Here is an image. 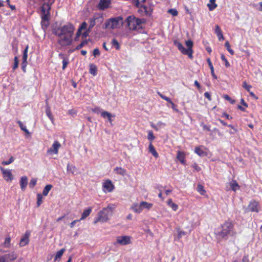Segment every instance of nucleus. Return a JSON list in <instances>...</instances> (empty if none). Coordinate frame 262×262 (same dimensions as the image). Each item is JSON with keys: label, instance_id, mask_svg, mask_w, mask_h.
Wrapping results in <instances>:
<instances>
[{"label": "nucleus", "instance_id": "39", "mask_svg": "<svg viewBox=\"0 0 262 262\" xmlns=\"http://www.w3.org/2000/svg\"><path fill=\"white\" fill-rule=\"evenodd\" d=\"M10 243H11V238L10 237H7L5 238L4 243V246L6 248H8L10 246Z\"/></svg>", "mask_w": 262, "mask_h": 262}, {"label": "nucleus", "instance_id": "49", "mask_svg": "<svg viewBox=\"0 0 262 262\" xmlns=\"http://www.w3.org/2000/svg\"><path fill=\"white\" fill-rule=\"evenodd\" d=\"M178 232V238L179 239L181 238L183 236H184L186 234V232L183 231H181L179 229L177 230Z\"/></svg>", "mask_w": 262, "mask_h": 262}, {"label": "nucleus", "instance_id": "15", "mask_svg": "<svg viewBox=\"0 0 262 262\" xmlns=\"http://www.w3.org/2000/svg\"><path fill=\"white\" fill-rule=\"evenodd\" d=\"M131 209L134 212L137 213H140L143 210L141 203L139 204L134 203L131 206Z\"/></svg>", "mask_w": 262, "mask_h": 262}, {"label": "nucleus", "instance_id": "59", "mask_svg": "<svg viewBox=\"0 0 262 262\" xmlns=\"http://www.w3.org/2000/svg\"><path fill=\"white\" fill-rule=\"evenodd\" d=\"M204 96L205 97L208 99V100L209 101H211V96L209 94V93L208 92H205L204 93Z\"/></svg>", "mask_w": 262, "mask_h": 262}, {"label": "nucleus", "instance_id": "38", "mask_svg": "<svg viewBox=\"0 0 262 262\" xmlns=\"http://www.w3.org/2000/svg\"><path fill=\"white\" fill-rule=\"evenodd\" d=\"M17 123L19 124V126L20 127V128L23 131H24L27 134H30L29 130L27 129L26 127L23 125V123L20 121H18Z\"/></svg>", "mask_w": 262, "mask_h": 262}, {"label": "nucleus", "instance_id": "63", "mask_svg": "<svg viewBox=\"0 0 262 262\" xmlns=\"http://www.w3.org/2000/svg\"><path fill=\"white\" fill-rule=\"evenodd\" d=\"M92 111L95 113H99L100 112V110L99 107H97L92 109Z\"/></svg>", "mask_w": 262, "mask_h": 262}, {"label": "nucleus", "instance_id": "29", "mask_svg": "<svg viewBox=\"0 0 262 262\" xmlns=\"http://www.w3.org/2000/svg\"><path fill=\"white\" fill-rule=\"evenodd\" d=\"M46 115H47V116L49 118V119L51 120V121L53 122L54 121V118L52 115L50 107L48 105H47V106H46Z\"/></svg>", "mask_w": 262, "mask_h": 262}, {"label": "nucleus", "instance_id": "40", "mask_svg": "<svg viewBox=\"0 0 262 262\" xmlns=\"http://www.w3.org/2000/svg\"><path fill=\"white\" fill-rule=\"evenodd\" d=\"M145 2V0H134V3L135 4L137 7H141L143 4Z\"/></svg>", "mask_w": 262, "mask_h": 262}, {"label": "nucleus", "instance_id": "33", "mask_svg": "<svg viewBox=\"0 0 262 262\" xmlns=\"http://www.w3.org/2000/svg\"><path fill=\"white\" fill-rule=\"evenodd\" d=\"M52 188V185L49 184V185H46L43 190L42 194L45 196L47 195L49 192L50 191V190Z\"/></svg>", "mask_w": 262, "mask_h": 262}, {"label": "nucleus", "instance_id": "1", "mask_svg": "<svg viewBox=\"0 0 262 262\" xmlns=\"http://www.w3.org/2000/svg\"><path fill=\"white\" fill-rule=\"evenodd\" d=\"M75 28L68 23L53 29V33L58 37V43L62 47L70 46L73 41V36Z\"/></svg>", "mask_w": 262, "mask_h": 262}, {"label": "nucleus", "instance_id": "2", "mask_svg": "<svg viewBox=\"0 0 262 262\" xmlns=\"http://www.w3.org/2000/svg\"><path fill=\"white\" fill-rule=\"evenodd\" d=\"M236 234L234 224L231 221H226L215 231L217 238L227 239L229 236H234Z\"/></svg>", "mask_w": 262, "mask_h": 262}, {"label": "nucleus", "instance_id": "27", "mask_svg": "<svg viewBox=\"0 0 262 262\" xmlns=\"http://www.w3.org/2000/svg\"><path fill=\"white\" fill-rule=\"evenodd\" d=\"M66 249L64 248H62L60 249L59 251H57L55 256L54 260L56 261L58 259H60L61 257L62 256L63 253L65 252Z\"/></svg>", "mask_w": 262, "mask_h": 262}, {"label": "nucleus", "instance_id": "45", "mask_svg": "<svg viewBox=\"0 0 262 262\" xmlns=\"http://www.w3.org/2000/svg\"><path fill=\"white\" fill-rule=\"evenodd\" d=\"M14 161V158L13 157H11L8 161H3L2 164L4 165H7L12 163Z\"/></svg>", "mask_w": 262, "mask_h": 262}, {"label": "nucleus", "instance_id": "61", "mask_svg": "<svg viewBox=\"0 0 262 262\" xmlns=\"http://www.w3.org/2000/svg\"><path fill=\"white\" fill-rule=\"evenodd\" d=\"M86 43V41H83L82 42H81L80 44H79L77 46V49H78L82 48Z\"/></svg>", "mask_w": 262, "mask_h": 262}, {"label": "nucleus", "instance_id": "51", "mask_svg": "<svg viewBox=\"0 0 262 262\" xmlns=\"http://www.w3.org/2000/svg\"><path fill=\"white\" fill-rule=\"evenodd\" d=\"M68 63H69L68 59H67V58H64L63 60H62V63H63L62 69L63 70H64L66 68V67H67V64H68Z\"/></svg>", "mask_w": 262, "mask_h": 262}, {"label": "nucleus", "instance_id": "18", "mask_svg": "<svg viewBox=\"0 0 262 262\" xmlns=\"http://www.w3.org/2000/svg\"><path fill=\"white\" fill-rule=\"evenodd\" d=\"M28 185V178L26 176H23L20 178V185L22 190H24Z\"/></svg>", "mask_w": 262, "mask_h": 262}, {"label": "nucleus", "instance_id": "16", "mask_svg": "<svg viewBox=\"0 0 262 262\" xmlns=\"http://www.w3.org/2000/svg\"><path fill=\"white\" fill-rule=\"evenodd\" d=\"M139 11L142 12L144 13L146 15H150L152 12V9L150 7H147L145 6H141V7H140Z\"/></svg>", "mask_w": 262, "mask_h": 262}, {"label": "nucleus", "instance_id": "6", "mask_svg": "<svg viewBox=\"0 0 262 262\" xmlns=\"http://www.w3.org/2000/svg\"><path fill=\"white\" fill-rule=\"evenodd\" d=\"M123 24V18L120 16L111 18L107 19L104 25V29L112 30L119 28Z\"/></svg>", "mask_w": 262, "mask_h": 262}, {"label": "nucleus", "instance_id": "64", "mask_svg": "<svg viewBox=\"0 0 262 262\" xmlns=\"http://www.w3.org/2000/svg\"><path fill=\"white\" fill-rule=\"evenodd\" d=\"M203 129L204 130H206L207 131H210V127L209 126H207L206 125L203 124Z\"/></svg>", "mask_w": 262, "mask_h": 262}, {"label": "nucleus", "instance_id": "3", "mask_svg": "<svg viewBox=\"0 0 262 262\" xmlns=\"http://www.w3.org/2000/svg\"><path fill=\"white\" fill-rule=\"evenodd\" d=\"M41 1L42 3L41 24L42 27L47 28L49 25L51 6L54 3L55 0H41Z\"/></svg>", "mask_w": 262, "mask_h": 262}, {"label": "nucleus", "instance_id": "46", "mask_svg": "<svg viewBox=\"0 0 262 262\" xmlns=\"http://www.w3.org/2000/svg\"><path fill=\"white\" fill-rule=\"evenodd\" d=\"M37 180L36 179L33 178L31 180L30 183H29V187L31 188H33L35 185L36 184Z\"/></svg>", "mask_w": 262, "mask_h": 262}, {"label": "nucleus", "instance_id": "56", "mask_svg": "<svg viewBox=\"0 0 262 262\" xmlns=\"http://www.w3.org/2000/svg\"><path fill=\"white\" fill-rule=\"evenodd\" d=\"M75 169H76L75 166H71L69 164L67 165V170L71 171L72 173H74V170Z\"/></svg>", "mask_w": 262, "mask_h": 262}, {"label": "nucleus", "instance_id": "13", "mask_svg": "<svg viewBox=\"0 0 262 262\" xmlns=\"http://www.w3.org/2000/svg\"><path fill=\"white\" fill-rule=\"evenodd\" d=\"M30 232H26L25 235L21 238L19 242V246L22 247L28 245L29 243Z\"/></svg>", "mask_w": 262, "mask_h": 262}, {"label": "nucleus", "instance_id": "10", "mask_svg": "<svg viewBox=\"0 0 262 262\" xmlns=\"http://www.w3.org/2000/svg\"><path fill=\"white\" fill-rule=\"evenodd\" d=\"M96 20H98L100 23H102L103 20V15L102 14H95L93 18L90 19L88 31H91V29L95 26Z\"/></svg>", "mask_w": 262, "mask_h": 262}, {"label": "nucleus", "instance_id": "14", "mask_svg": "<svg viewBox=\"0 0 262 262\" xmlns=\"http://www.w3.org/2000/svg\"><path fill=\"white\" fill-rule=\"evenodd\" d=\"M248 209L251 212H258V203L256 201H251L250 202L248 207Z\"/></svg>", "mask_w": 262, "mask_h": 262}, {"label": "nucleus", "instance_id": "42", "mask_svg": "<svg viewBox=\"0 0 262 262\" xmlns=\"http://www.w3.org/2000/svg\"><path fill=\"white\" fill-rule=\"evenodd\" d=\"M112 44L114 46L117 50H119L120 45L118 41L116 39H113L112 40Z\"/></svg>", "mask_w": 262, "mask_h": 262}, {"label": "nucleus", "instance_id": "41", "mask_svg": "<svg viewBox=\"0 0 262 262\" xmlns=\"http://www.w3.org/2000/svg\"><path fill=\"white\" fill-rule=\"evenodd\" d=\"M225 47H226L228 52L231 54L233 55L234 54V52L231 49L229 42L228 41H226L225 44Z\"/></svg>", "mask_w": 262, "mask_h": 262}, {"label": "nucleus", "instance_id": "53", "mask_svg": "<svg viewBox=\"0 0 262 262\" xmlns=\"http://www.w3.org/2000/svg\"><path fill=\"white\" fill-rule=\"evenodd\" d=\"M243 87L248 92H250V90L252 88L250 85H248L245 81L243 83Z\"/></svg>", "mask_w": 262, "mask_h": 262}, {"label": "nucleus", "instance_id": "48", "mask_svg": "<svg viewBox=\"0 0 262 262\" xmlns=\"http://www.w3.org/2000/svg\"><path fill=\"white\" fill-rule=\"evenodd\" d=\"M221 59L223 61H224L225 62V66L228 68L230 66V63L228 61V60H227V59L226 58L225 56H224V55L222 54L221 55Z\"/></svg>", "mask_w": 262, "mask_h": 262}, {"label": "nucleus", "instance_id": "58", "mask_svg": "<svg viewBox=\"0 0 262 262\" xmlns=\"http://www.w3.org/2000/svg\"><path fill=\"white\" fill-rule=\"evenodd\" d=\"M165 125V124L161 121H159L157 123V126H158L159 128L164 127Z\"/></svg>", "mask_w": 262, "mask_h": 262}, {"label": "nucleus", "instance_id": "62", "mask_svg": "<svg viewBox=\"0 0 262 262\" xmlns=\"http://www.w3.org/2000/svg\"><path fill=\"white\" fill-rule=\"evenodd\" d=\"M6 256H2L0 257V262H6Z\"/></svg>", "mask_w": 262, "mask_h": 262}, {"label": "nucleus", "instance_id": "30", "mask_svg": "<svg viewBox=\"0 0 262 262\" xmlns=\"http://www.w3.org/2000/svg\"><path fill=\"white\" fill-rule=\"evenodd\" d=\"M141 203L143 209H146L147 210H149L152 207V204L151 203H149L145 201H142Z\"/></svg>", "mask_w": 262, "mask_h": 262}, {"label": "nucleus", "instance_id": "35", "mask_svg": "<svg viewBox=\"0 0 262 262\" xmlns=\"http://www.w3.org/2000/svg\"><path fill=\"white\" fill-rule=\"evenodd\" d=\"M29 47L28 46H27L25 48V49L24 50V53H23V63H26L27 62V59L28 58V51Z\"/></svg>", "mask_w": 262, "mask_h": 262}, {"label": "nucleus", "instance_id": "22", "mask_svg": "<svg viewBox=\"0 0 262 262\" xmlns=\"http://www.w3.org/2000/svg\"><path fill=\"white\" fill-rule=\"evenodd\" d=\"M229 185L232 189V190L234 191H236L237 190L239 189V186L238 183L236 182L235 180H232L229 183Z\"/></svg>", "mask_w": 262, "mask_h": 262}, {"label": "nucleus", "instance_id": "50", "mask_svg": "<svg viewBox=\"0 0 262 262\" xmlns=\"http://www.w3.org/2000/svg\"><path fill=\"white\" fill-rule=\"evenodd\" d=\"M148 139L152 141L155 139V136L152 131H149L148 133Z\"/></svg>", "mask_w": 262, "mask_h": 262}, {"label": "nucleus", "instance_id": "5", "mask_svg": "<svg viewBox=\"0 0 262 262\" xmlns=\"http://www.w3.org/2000/svg\"><path fill=\"white\" fill-rule=\"evenodd\" d=\"M125 22L130 30H136L141 28V25L144 23L145 21L144 19H141L136 17L134 15H131L126 18Z\"/></svg>", "mask_w": 262, "mask_h": 262}, {"label": "nucleus", "instance_id": "44", "mask_svg": "<svg viewBox=\"0 0 262 262\" xmlns=\"http://www.w3.org/2000/svg\"><path fill=\"white\" fill-rule=\"evenodd\" d=\"M168 13L171 14L173 16H176L178 14V11L175 9H170L168 10Z\"/></svg>", "mask_w": 262, "mask_h": 262}, {"label": "nucleus", "instance_id": "26", "mask_svg": "<svg viewBox=\"0 0 262 262\" xmlns=\"http://www.w3.org/2000/svg\"><path fill=\"white\" fill-rule=\"evenodd\" d=\"M90 73L93 76H95L97 74V68L94 64H90Z\"/></svg>", "mask_w": 262, "mask_h": 262}, {"label": "nucleus", "instance_id": "9", "mask_svg": "<svg viewBox=\"0 0 262 262\" xmlns=\"http://www.w3.org/2000/svg\"><path fill=\"white\" fill-rule=\"evenodd\" d=\"M61 147V145L58 141H54L51 147L47 150V153L51 155H57Z\"/></svg>", "mask_w": 262, "mask_h": 262}, {"label": "nucleus", "instance_id": "17", "mask_svg": "<svg viewBox=\"0 0 262 262\" xmlns=\"http://www.w3.org/2000/svg\"><path fill=\"white\" fill-rule=\"evenodd\" d=\"M110 0H100L99 3V8L101 10H104L108 7Z\"/></svg>", "mask_w": 262, "mask_h": 262}, {"label": "nucleus", "instance_id": "57", "mask_svg": "<svg viewBox=\"0 0 262 262\" xmlns=\"http://www.w3.org/2000/svg\"><path fill=\"white\" fill-rule=\"evenodd\" d=\"M100 51L98 48H96L93 51V55L96 57L100 55Z\"/></svg>", "mask_w": 262, "mask_h": 262}, {"label": "nucleus", "instance_id": "31", "mask_svg": "<svg viewBox=\"0 0 262 262\" xmlns=\"http://www.w3.org/2000/svg\"><path fill=\"white\" fill-rule=\"evenodd\" d=\"M4 256H6V260L9 259L12 260H15L17 258V255L14 252L5 255Z\"/></svg>", "mask_w": 262, "mask_h": 262}, {"label": "nucleus", "instance_id": "37", "mask_svg": "<svg viewBox=\"0 0 262 262\" xmlns=\"http://www.w3.org/2000/svg\"><path fill=\"white\" fill-rule=\"evenodd\" d=\"M197 190L201 195H204L206 193V191L204 189V187L200 184L198 185Z\"/></svg>", "mask_w": 262, "mask_h": 262}, {"label": "nucleus", "instance_id": "52", "mask_svg": "<svg viewBox=\"0 0 262 262\" xmlns=\"http://www.w3.org/2000/svg\"><path fill=\"white\" fill-rule=\"evenodd\" d=\"M18 59L17 57L14 58V64L13 66V69L15 70L18 68Z\"/></svg>", "mask_w": 262, "mask_h": 262}, {"label": "nucleus", "instance_id": "55", "mask_svg": "<svg viewBox=\"0 0 262 262\" xmlns=\"http://www.w3.org/2000/svg\"><path fill=\"white\" fill-rule=\"evenodd\" d=\"M87 26H88L87 23L86 22L84 21L81 24V25L80 27L79 28V29L82 31V30L85 29L87 27Z\"/></svg>", "mask_w": 262, "mask_h": 262}, {"label": "nucleus", "instance_id": "25", "mask_svg": "<svg viewBox=\"0 0 262 262\" xmlns=\"http://www.w3.org/2000/svg\"><path fill=\"white\" fill-rule=\"evenodd\" d=\"M167 205L171 208L173 211H177L178 209V206L176 204L174 203L171 199H169L167 201Z\"/></svg>", "mask_w": 262, "mask_h": 262}, {"label": "nucleus", "instance_id": "60", "mask_svg": "<svg viewBox=\"0 0 262 262\" xmlns=\"http://www.w3.org/2000/svg\"><path fill=\"white\" fill-rule=\"evenodd\" d=\"M192 167L195 169L196 171H199L201 170V168L200 166L198 165L197 164L194 163L193 164Z\"/></svg>", "mask_w": 262, "mask_h": 262}, {"label": "nucleus", "instance_id": "21", "mask_svg": "<svg viewBox=\"0 0 262 262\" xmlns=\"http://www.w3.org/2000/svg\"><path fill=\"white\" fill-rule=\"evenodd\" d=\"M185 154L183 152L179 151H178L177 158L182 163H185Z\"/></svg>", "mask_w": 262, "mask_h": 262}, {"label": "nucleus", "instance_id": "19", "mask_svg": "<svg viewBox=\"0 0 262 262\" xmlns=\"http://www.w3.org/2000/svg\"><path fill=\"white\" fill-rule=\"evenodd\" d=\"M101 116L104 118H107L111 123H112L113 122L112 118L115 117L114 115H113L112 114L106 111L102 112L101 113Z\"/></svg>", "mask_w": 262, "mask_h": 262}, {"label": "nucleus", "instance_id": "28", "mask_svg": "<svg viewBox=\"0 0 262 262\" xmlns=\"http://www.w3.org/2000/svg\"><path fill=\"white\" fill-rule=\"evenodd\" d=\"M92 211V209L91 208L84 210L81 215V217L79 221L83 220L88 217Z\"/></svg>", "mask_w": 262, "mask_h": 262}, {"label": "nucleus", "instance_id": "4", "mask_svg": "<svg viewBox=\"0 0 262 262\" xmlns=\"http://www.w3.org/2000/svg\"><path fill=\"white\" fill-rule=\"evenodd\" d=\"M175 46H176L179 51L184 55H187L190 58H193V50L192 47L193 46V41L191 40H188L186 41L185 44L187 47V49H185L183 45L178 41L175 40L173 42Z\"/></svg>", "mask_w": 262, "mask_h": 262}, {"label": "nucleus", "instance_id": "32", "mask_svg": "<svg viewBox=\"0 0 262 262\" xmlns=\"http://www.w3.org/2000/svg\"><path fill=\"white\" fill-rule=\"evenodd\" d=\"M115 170L117 173L121 176H124L126 174V170L121 167H117L115 169Z\"/></svg>", "mask_w": 262, "mask_h": 262}, {"label": "nucleus", "instance_id": "20", "mask_svg": "<svg viewBox=\"0 0 262 262\" xmlns=\"http://www.w3.org/2000/svg\"><path fill=\"white\" fill-rule=\"evenodd\" d=\"M215 33L216 34L220 40L224 39V37L222 34V30L218 25H216L215 27Z\"/></svg>", "mask_w": 262, "mask_h": 262}, {"label": "nucleus", "instance_id": "34", "mask_svg": "<svg viewBox=\"0 0 262 262\" xmlns=\"http://www.w3.org/2000/svg\"><path fill=\"white\" fill-rule=\"evenodd\" d=\"M215 0H210V3L207 5L209 9L211 11L214 9L216 7L217 5L215 3Z\"/></svg>", "mask_w": 262, "mask_h": 262}, {"label": "nucleus", "instance_id": "36", "mask_svg": "<svg viewBox=\"0 0 262 262\" xmlns=\"http://www.w3.org/2000/svg\"><path fill=\"white\" fill-rule=\"evenodd\" d=\"M207 61V62L208 63L209 66V68H210V69L211 70V74H212V76L213 77H214L215 78H216V76L215 75V74L214 73V69H213V65H212V64L210 59L208 58Z\"/></svg>", "mask_w": 262, "mask_h": 262}, {"label": "nucleus", "instance_id": "7", "mask_svg": "<svg viewBox=\"0 0 262 262\" xmlns=\"http://www.w3.org/2000/svg\"><path fill=\"white\" fill-rule=\"evenodd\" d=\"M113 215V210L111 207H106L100 211L98 213V217L94 221L95 224L98 222H106Z\"/></svg>", "mask_w": 262, "mask_h": 262}, {"label": "nucleus", "instance_id": "43", "mask_svg": "<svg viewBox=\"0 0 262 262\" xmlns=\"http://www.w3.org/2000/svg\"><path fill=\"white\" fill-rule=\"evenodd\" d=\"M37 206H39L40 204L42 203V196L41 194L38 193L37 194Z\"/></svg>", "mask_w": 262, "mask_h": 262}, {"label": "nucleus", "instance_id": "8", "mask_svg": "<svg viewBox=\"0 0 262 262\" xmlns=\"http://www.w3.org/2000/svg\"><path fill=\"white\" fill-rule=\"evenodd\" d=\"M0 170L4 180L7 182H11L13 179V176L10 169H5L0 166Z\"/></svg>", "mask_w": 262, "mask_h": 262}, {"label": "nucleus", "instance_id": "54", "mask_svg": "<svg viewBox=\"0 0 262 262\" xmlns=\"http://www.w3.org/2000/svg\"><path fill=\"white\" fill-rule=\"evenodd\" d=\"M223 97L227 100L230 101L232 104H233L235 102V101L232 100L231 98L228 95H225L223 96Z\"/></svg>", "mask_w": 262, "mask_h": 262}, {"label": "nucleus", "instance_id": "47", "mask_svg": "<svg viewBox=\"0 0 262 262\" xmlns=\"http://www.w3.org/2000/svg\"><path fill=\"white\" fill-rule=\"evenodd\" d=\"M158 95H159V96L162 98L163 99L166 100V101H167L168 102H169V103L171 102V100L170 99V98H169L168 97H166L164 95H163L161 93L158 92Z\"/></svg>", "mask_w": 262, "mask_h": 262}, {"label": "nucleus", "instance_id": "24", "mask_svg": "<svg viewBox=\"0 0 262 262\" xmlns=\"http://www.w3.org/2000/svg\"><path fill=\"white\" fill-rule=\"evenodd\" d=\"M194 152L200 157H204L207 156V153L203 151L199 147H196L195 148Z\"/></svg>", "mask_w": 262, "mask_h": 262}, {"label": "nucleus", "instance_id": "11", "mask_svg": "<svg viewBox=\"0 0 262 262\" xmlns=\"http://www.w3.org/2000/svg\"><path fill=\"white\" fill-rule=\"evenodd\" d=\"M103 191L105 193L111 192L115 188V186L110 180H107L102 184Z\"/></svg>", "mask_w": 262, "mask_h": 262}, {"label": "nucleus", "instance_id": "23", "mask_svg": "<svg viewBox=\"0 0 262 262\" xmlns=\"http://www.w3.org/2000/svg\"><path fill=\"white\" fill-rule=\"evenodd\" d=\"M148 149L149 151L155 157L158 158L159 155L158 152L156 151L154 146L153 145L150 143L148 146Z\"/></svg>", "mask_w": 262, "mask_h": 262}, {"label": "nucleus", "instance_id": "12", "mask_svg": "<svg viewBox=\"0 0 262 262\" xmlns=\"http://www.w3.org/2000/svg\"><path fill=\"white\" fill-rule=\"evenodd\" d=\"M130 242V237L128 236H118L116 239V243L121 245H128Z\"/></svg>", "mask_w": 262, "mask_h": 262}]
</instances>
